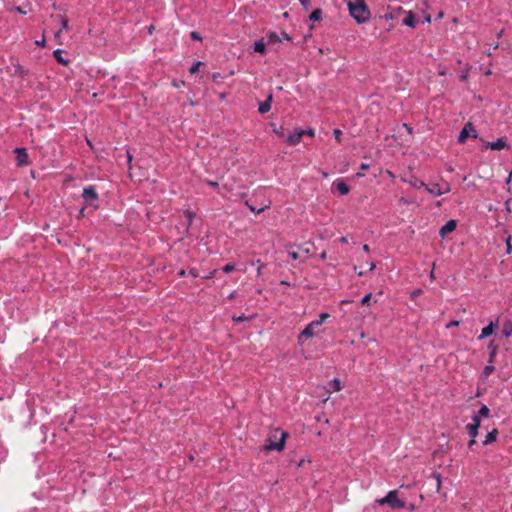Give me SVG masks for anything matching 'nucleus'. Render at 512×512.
Segmentation results:
<instances>
[{"instance_id": "obj_58", "label": "nucleus", "mask_w": 512, "mask_h": 512, "mask_svg": "<svg viewBox=\"0 0 512 512\" xmlns=\"http://www.w3.org/2000/svg\"><path fill=\"white\" fill-rule=\"evenodd\" d=\"M220 77V73H213L212 74V79L215 81L217 80L218 78Z\"/></svg>"}, {"instance_id": "obj_5", "label": "nucleus", "mask_w": 512, "mask_h": 512, "mask_svg": "<svg viewBox=\"0 0 512 512\" xmlns=\"http://www.w3.org/2000/svg\"><path fill=\"white\" fill-rule=\"evenodd\" d=\"M426 191L433 196H441L451 191V186L448 182L435 183L426 186Z\"/></svg>"}, {"instance_id": "obj_36", "label": "nucleus", "mask_w": 512, "mask_h": 512, "mask_svg": "<svg viewBox=\"0 0 512 512\" xmlns=\"http://www.w3.org/2000/svg\"><path fill=\"white\" fill-rule=\"evenodd\" d=\"M333 135L335 137V139L340 142L341 141V135H342V131L340 129H334L333 130Z\"/></svg>"}, {"instance_id": "obj_64", "label": "nucleus", "mask_w": 512, "mask_h": 512, "mask_svg": "<svg viewBox=\"0 0 512 512\" xmlns=\"http://www.w3.org/2000/svg\"><path fill=\"white\" fill-rule=\"evenodd\" d=\"M187 216H188V218L191 220V219H192V217L194 216V214H193L192 212H187Z\"/></svg>"}, {"instance_id": "obj_48", "label": "nucleus", "mask_w": 512, "mask_h": 512, "mask_svg": "<svg viewBox=\"0 0 512 512\" xmlns=\"http://www.w3.org/2000/svg\"><path fill=\"white\" fill-rule=\"evenodd\" d=\"M178 275L181 276V277H184L186 275H188V271L184 270V269H181L179 272H178Z\"/></svg>"}, {"instance_id": "obj_50", "label": "nucleus", "mask_w": 512, "mask_h": 512, "mask_svg": "<svg viewBox=\"0 0 512 512\" xmlns=\"http://www.w3.org/2000/svg\"><path fill=\"white\" fill-rule=\"evenodd\" d=\"M36 45L42 46V47L45 46V39L43 38L42 40H37Z\"/></svg>"}, {"instance_id": "obj_43", "label": "nucleus", "mask_w": 512, "mask_h": 512, "mask_svg": "<svg viewBox=\"0 0 512 512\" xmlns=\"http://www.w3.org/2000/svg\"><path fill=\"white\" fill-rule=\"evenodd\" d=\"M256 264H258L257 275L259 276L262 273V269L264 267V264L260 260H257Z\"/></svg>"}, {"instance_id": "obj_60", "label": "nucleus", "mask_w": 512, "mask_h": 512, "mask_svg": "<svg viewBox=\"0 0 512 512\" xmlns=\"http://www.w3.org/2000/svg\"><path fill=\"white\" fill-rule=\"evenodd\" d=\"M340 242L343 244H346L348 241H347V238L343 236L340 238Z\"/></svg>"}, {"instance_id": "obj_21", "label": "nucleus", "mask_w": 512, "mask_h": 512, "mask_svg": "<svg viewBox=\"0 0 512 512\" xmlns=\"http://www.w3.org/2000/svg\"><path fill=\"white\" fill-rule=\"evenodd\" d=\"M478 429L479 428L475 427L474 425H471V424L466 425L467 433L469 434V436L471 438H476L478 436Z\"/></svg>"}, {"instance_id": "obj_54", "label": "nucleus", "mask_w": 512, "mask_h": 512, "mask_svg": "<svg viewBox=\"0 0 512 512\" xmlns=\"http://www.w3.org/2000/svg\"><path fill=\"white\" fill-rule=\"evenodd\" d=\"M375 267H376L375 263H374L373 261H371V262L369 263V271L374 270V269H375Z\"/></svg>"}, {"instance_id": "obj_62", "label": "nucleus", "mask_w": 512, "mask_h": 512, "mask_svg": "<svg viewBox=\"0 0 512 512\" xmlns=\"http://www.w3.org/2000/svg\"><path fill=\"white\" fill-rule=\"evenodd\" d=\"M127 159L129 163L132 161V155L129 152H127Z\"/></svg>"}, {"instance_id": "obj_59", "label": "nucleus", "mask_w": 512, "mask_h": 512, "mask_svg": "<svg viewBox=\"0 0 512 512\" xmlns=\"http://www.w3.org/2000/svg\"><path fill=\"white\" fill-rule=\"evenodd\" d=\"M216 273V270L212 271L210 274H207V276L205 277V279H210L214 276V274Z\"/></svg>"}, {"instance_id": "obj_23", "label": "nucleus", "mask_w": 512, "mask_h": 512, "mask_svg": "<svg viewBox=\"0 0 512 512\" xmlns=\"http://www.w3.org/2000/svg\"><path fill=\"white\" fill-rule=\"evenodd\" d=\"M409 183H410V185H412L413 187H415L417 189H420L422 187L426 188V186H427L422 180H419V179L411 180V181H409Z\"/></svg>"}, {"instance_id": "obj_32", "label": "nucleus", "mask_w": 512, "mask_h": 512, "mask_svg": "<svg viewBox=\"0 0 512 512\" xmlns=\"http://www.w3.org/2000/svg\"><path fill=\"white\" fill-rule=\"evenodd\" d=\"M330 317V314L327 312H322L319 315V319H316L315 321H321V325L324 323L325 320H327Z\"/></svg>"}, {"instance_id": "obj_14", "label": "nucleus", "mask_w": 512, "mask_h": 512, "mask_svg": "<svg viewBox=\"0 0 512 512\" xmlns=\"http://www.w3.org/2000/svg\"><path fill=\"white\" fill-rule=\"evenodd\" d=\"M272 102V94H269L264 102L259 103L258 111L260 114H265L270 111Z\"/></svg>"}, {"instance_id": "obj_30", "label": "nucleus", "mask_w": 512, "mask_h": 512, "mask_svg": "<svg viewBox=\"0 0 512 512\" xmlns=\"http://www.w3.org/2000/svg\"><path fill=\"white\" fill-rule=\"evenodd\" d=\"M489 348H491V351L489 353V362L492 363L493 362V358L495 357L496 353H497V349L495 346L492 347V344L489 345Z\"/></svg>"}, {"instance_id": "obj_4", "label": "nucleus", "mask_w": 512, "mask_h": 512, "mask_svg": "<svg viewBox=\"0 0 512 512\" xmlns=\"http://www.w3.org/2000/svg\"><path fill=\"white\" fill-rule=\"evenodd\" d=\"M321 326V321H311L308 325L305 326V328L301 331V333L298 335V343L300 345H303L305 341L309 338H313L317 335L318 329Z\"/></svg>"}, {"instance_id": "obj_63", "label": "nucleus", "mask_w": 512, "mask_h": 512, "mask_svg": "<svg viewBox=\"0 0 512 512\" xmlns=\"http://www.w3.org/2000/svg\"><path fill=\"white\" fill-rule=\"evenodd\" d=\"M408 509H409L410 511H413V510L415 509V505H414V504H410V505L408 506Z\"/></svg>"}, {"instance_id": "obj_12", "label": "nucleus", "mask_w": 512, "mask_h": 512, "mask_svg": "<svg viewBox=\"0 0 512 512\" xmlns=\"http://www.w3.org/2000/svg\"><path fill=\"white\" fill-rule=\"evenodd\" d=\"M485 147L491 150H502L507 147V143L503 138H499L496 141L486 142Z\"/></svg>"}, {"instance_id": "obj_46", "label": "nucleus", "mask_w": 512, "mask_h": 512, "mask_svg": "<svg viewBox=\"0 0 512 512\" xmlns=\"http://www.w3.org/2000/svg\"><path fill=\"white\" fill-rule=\"evenodd\" d=\"M13 10H15V11H17V12H19L20 14H23V15L27 14V12H26L25 10H23V8H22V7H20V6H16V7H14V8H13Z\"/></svg>"}, {"instance_id": "obj_33", "label": "nucleus", "mask_w": 512, "mask_h": 512, "mask_svg": "<svg viewBox=\"0 0 512 512\" xmlns=\"http://www.w3.org/2000/svg\"><path fill=\"white\" fill-rule=\"evenodd\" d=\"M433 477L436 480V489L439 491L441 487V475L439 473H434Z\"/></svg>"}, {"instance_id": "obj_47", "label": "nucleus", "mask_w": 512, "mask_h": 512, "mask_svg": "<svg viewBox=\"0 0 512 512\" xmlns=\"http://www.w3.org/2000/svg\"><path fill=\"white\" fill-rule=\"evenodd\" d=\"M476 444V438H471L468 442V448L472 449V447Z\"/></svg>"}, {"instance_id": "obj_56", "label": "nucleus", "mask_w": 512, "mask_h": 512, "mask_svg": "<svg viewBox=\"0 0 512 512\" xmlns=\"http://www.w3.org/2000/svg\"><path fill=\"white\" fill-rule=\"evenodd\" d=\"M363 251L368 253L370 251V248L367 244H364L363 247H362Z\"/></svg>"}, {"instance_id": "obj_45", "label": "nucleus", "mask_w": 512, "mask_h": 512, "mask_svg": "<svg viewBox=\"0 0 512 512\" xmlns=\"http://www.w3.org/2000/svg\"><path fill=\"white\" fill-rule=\"evenodd\" d=\"M421 292H422V291H421L420 289H417V290L413 291V292L411 293V298H412V299H415L416 297H418V296L421 294Z\"/></svg>"}, {"instance_id": "obj_10", "label": "nucleus", "mask_w": 512, "mask_h": 512, "mask_svg": "<svg viewBox=\"0 0 512 512\" xmlns=\"http://www.w3.org/2000/svg\"><path fill=\"white\" fill-rule=\"evenodd\" d=\"M302 136H304V132L302 131V129H298L295 130L293 133L289 134L286 138V141L289 145L295 146L300 143Z\"/></svg>"}, {"instance_id": "obj_42", "label": "nucleus", "mask_w": 512, "mask_h": 512, "mask_svg": "<svg viewBox=\"0 0 512 512\" xmlns=\"http://www.w3.org/2000/svg\"><path fill=\"white\" fill-rule=\"evenodd\" d=\"M191 38L193 40H201L202 39L201 35L196 31L191 32Z\"/></svg>"}, {"instance_id": "obj_31", "label": "nucleus", "mask_w": 512, "mask_h": 512, "mask_svg": "<svg viewBox=\"0 0 512 512\" xmlns=\"http://www.w3.org/2000/svg\"><path fill=\"white\" fill-rule=\"evenodd\" d=\"M272 130L275 134H277L278 136L282 137L283 136V127L280 126V127H277L275 124H272Z\"/></svg>"}, {"instance_id": "obj_25", "label": "nucleus", "mask_w": 512, "mask_h": 512, "mask_svg": "<svg viewBox=\"0 0 512 512\" xmlns=\"http://www.w3.org/2000/svg\"><path fill=\"white\" fill-rule=\"evenodd\" d=\"M53 54H54V57L57 59V61H58V62L63 63V64H66V63H67V61H66L64 58H62V56H61V54H62V50H60V49H56V50L53 52Z\"/></svg>"}, {"instance_id": "obj_55", "label": "nucleus", "mask_w": 512, "mask_h": 512, "mask_svg": "<svg viewBox=\"0 0 512 512\" xmlns=\"http://www.w3.org/2000/svg\"><path fill=\"white\" fill-rule=\"evenodd\" d=\"M360 168H361V170H367V169H369V164L362 163Z\"/></svg>"}, {"instance_id": "obj_38", "label": "nucleus", "mask_w": 512, "mask_h": 512, "mask_svg": "<svg viewBox=\"0 0 512 512\" xmlns=\"http://www.w3.org/2000/svg\"><path fill=\"white\" fill-rule=\"evenodd\" d=\"M460 324V321L458 320H451L450 322H448L446 324V328L449 329V328H452V327H456Z\"/></svg>"}, {"instance_id": "obj_6", "label": "nucleus", "mask_w": 512, "mask_h": 512, "mask_svg": "<svg viewBox=\"0 0 512 512\" xmlns=\"http://www.w3.org/2000/svg\"><path fill=\"white\" fill-rule=\"evenodd\" d=\"M476 129L471 122H467L458 136V142L464 143L468 137L477 138Z\"/></svg>"}, {"instance_id": "obj_28", "label": "nucleus", "mask_w": 512, "mask_h": 512, "mask_svg": "<svg viewBox=\"0 0 512 512\" xmlns=\"http://www.w3.org/2000/svg\"><path fill=\"white\" fill-rule=\"evenodd\" d=\"M235 269V265L232 263H228L222 267V271L224 273H230Z\"/></svg>"}, {"instance_id": "obj_39", "label": "nucleus", "mask_w": 512, "mask_h": 512, "mask_svg": "<svg viewBox=\"0 0 512 512\" xmlns=\"http://www.w3.org/2000/svg\"><path fill=\"white\" fill-rule=\"evenodd\" d=\"M302 131L304 132V135H307L309 137H314L315 135V131L312 128L302 129Z\"/></svg>"}, {"instance_id": "obj_9", "label": "nucleus", "mask_w": 512, "mask_h": 512, "mask_svg": "<svg viewBox=\"0 0 512 512\" xmlns=\"http://www.w3.org/2000/svg\"><path fill=\"white\" fill-rule=\"evenodd\" d=\"M16 161L19 166H25L29 164V157L25 148H16Z\"/></svg>"}, {"instance_id": "obj_27", "label": "nucleus", "mask_w": 512, "mask_h": 512, "mask_svg": "<svg viewBox=\"0 0 512 512\" xmlns=\"http://www.w3.org/2000/svg\"><path fill=\"white\" fill-rule=\"evenodd\" d=\"M203 64L202 61L195 62L189 69L191 74L196 73L199 70V67Z\"/></svg>"}, {"instance_id": "obj_24", "label": "nucleus", "mask_w": 512, "mask_h": 512, "mask_svg": "<svg viewBox=\"0 0 512 512\" xmlns=\"http://www.w3.org/2000/svg\"><path fill=\"white\" fill-rule=\"evenodd\" d=\"M494 366L492 365H487L484 367L483 371H482V375L484 378H487L489 375H491L493 372H494Z\"/></svg>"}, {"instance_id": "obj_15", "label": "nucleus", "mask_w": 512, "mask_h": 512, "mask_svg": "<svg viewBox=\"0 0 512 512\" xmlns=\"http://www.w3.org/2000/svg\"><path fill=\"white\" fill-rule=\"evenodd\" d=\"M403 25L411 28L416 26L415 16L412 11L407 12L406 17L403 19Z\"/></svg>"}, {"instance_id": "obj_29", "label": "nucleus", "mask_w": 512, "mask_h": 512, "mask_svg": "<svg viewBox=\"0 0 512 512\" xmlns=\"http://www.w3.org/2000/svg\"><path fill=\"white\" fill-rule=\"evenodd\" d=\"M471 425H474L475 427L479 428L481 425V418L478 417L476 414L472 417Z\"/></svg>"}, {"instance_id": "obj_7", "label": "nucleus", "mask_w": 512, "mask_h": 512, "mask_svg": "<svg viewBox=\"0 0 512 512\" xmlns=\"http://www.w3.org/2000/svg\"><path fill=\"white\" fill-rule=\"evenodd\" d=\"M82 197L86 203H92L98 199V194L94 186H87L83 189Z\"/></svg>"}, {"instance_id": "obj_13", "label": "nucleus", "mask_w": 512, "mask_h": 512, "mask_svg": "<svg viewBox=\"0 0 512 512\" xmlns=\"http://www.w3.org/2000/svg\"><path fill=\"white\" fill-rule=\"evenodd\" d=\"M333 185L336 187V189L342 195H347L350 191L349 186L345 183V181L342 178L336 179L334 181Z\"/></svg>"}, {"instance_id": "obj_51", "label": "nucleus", "mask_w": 512, "mask_h": 512, "mask_svg": "<svg viewBox=\"0 0 512 512\" xmlns=\"http://www.w3.org/2000/svg\"><path fill=\"white\" fill-rule=\"evenodd\" d=\"M400 201L403 202L404 204H411L413 202L412 200L406 199L404 197H402Z\"/></svg>"}, {"instance_id": "obj_26", "label": "nucleus", "mask_w": 512, "mask_h": 512, "mask_svg": "<svg viewBox=\"0 0 512 512\" xmlns=\"http://www.w3.org/2000/svg\"><path fill=\"white\" fill-rule=\"evenodd\" d=\"M250 209V211H252L253 213H256V214H259L261 212H263L266 208H268V205L264 206V207H260V208H257L255 206H252V205H249L248 203H246Z\"/></svg>"}, {"instance_id": "obj_20", "label": "nucleus", "mask_w": 512, "mask_h": 512, "mask_svg": "<svg viewBox=\"0 0 512 512\" xmlns=\"http://www.w3.org/2000/svg\"><path fill=\"white\" fill-rule=\"evenodd\" d=\"M328 385L335 392L340 391L342 389L341 381L338 378H334L333 380H331Z\"/></svg>"}, {"instance_id": "obj_22", "label": "nucleus", "mask_w": 512, "mask_h": 512, "mask_svg": "<svg viewBox=\"0 0 512 512\" xmlns=\"http://www.w3.org/2000/svg\"><path fill=\"white\" fill-rule=\"evenodd\" d=\"M321 18H322V11L319 8L313 10L309 16V19L311 21H319Z\"/></svg>"}, {"instance_id": "obj_41", "label": "nucleus", "mask_w": 512, "mask_h": 512, "mask_svg": "<svg viewBox=\"0 0 512 512\" xmlns=\"http://www.w3.org/2000/svg\"><path fill=\"white\" fill-rule=\"evenodd\" d=\"M69 28L68 20L66 18L61 19V29L67 30Z\"/></svg>"}, {"instance_id": "obj_11", "label": "nucleus", "mask_w": 512, "mask_h": 512, "mask_svg": "<svg viewBox=\"0 0 512 512\" xmlns=\"http://www.w3.org/2000/svg\"><path fill=\"white\" fill-rule=\"evenodd\" d=\"M498 326V321L496 322H493L491 321L487 326H485L482 331H481V334L480 336L478 337V339L482 340L486 337H489L490 335H492L494 333V330L495 328Z\"/></svg>"}, {"instance_id": "obj_49", "label": "nucleus", "mask_w": 512, "mask_h": 512, "mask_svg": "<svg viewBox=\"0 0 512 512\" xmlns=\"http://www.w3.org/2000/svg\"><path fill=\"white\" fill-rule=\"evenodd\" d=\"M207 184H208L209 186H211V187H217V186H218V183H217V182H215V181H211V180H208V181H207Z\"/></svg>"}, {"instance_id": "obj_2", "label": "nucleus", "mask_w": 512, "mask_h": 512, "mask_svg": "<svg viewBox=\"0 0 512 512\" xmlns=\"http://www.w3.org/2000/svg\"><path fill=\"white\" fill-rule=\"evenodd\" d=\"M288 434L279 428H274L269 432L266 444L264 445L265 451H282L285 448V441Z\"/></svg>"}, {"instance_id": "obj_17", "label": "nucleus", "mask_w": 512, "mask_h": 512, "mask_svg": "<svg viewBox=\"0 0 512 512\" xmlns=\"http://www.w3.org/2000/svg\"><path fill=\"white\" fill-rule=\"evenodd\" d=\"M502 335L505 338H509L512 335V321L508 320L504 322L502 327Z\"/></svg>"}, {"instance_id": "obj_16", "label": "nucleus", "mask_w": 512, "mask_h": 512, "mask_svg": "<svg viewBox=\"0 0 512 512\" xmlns=\"http://www.w3.org/2000/svg\"><path fill=\"white\" fill-rule=\"evenodd\" d=\"M497 435H498L497 429H493L492 431L488 432L485 439L483 440V445L486 446V445H489V444L495 442L497 439Z\"/></svg>"}, {"instance_id": "obj_52", "label": "nucleus", "mask_w": 512, "mask_h": 512, "mask_svg": "<svg viewBox=\"0 0 512 512\" xmlns=\"http://www.w3.org/2000/svg\"><path fill=\"white\" fill-rule=\"evenodd\" d=\"M383 17L386 20H392L393 19V15L391 13H386Z\"/></svg>"}, {"instance_id": "obj_44", "label": "nucleus", "mask_w": 512, "mask_h": 512, "mask_svg": "<svg viewBox=\"0 0 512 512\" xmlns=\"http://www.w3.org/2000/svg\"><path fill=\"white\" fill-rule=\"evenodd\" d=\"M233 320L236 321V322H242V321L248 320V317H246L244 315H241V316H238V317H233Z\"/></svg>"}, {"instance_id": "obj_34", "label": "nucleus", "mask_w": 512, "mask_h": 512, "mask_svg": "<svg viewBox=\"0 0 512 512\" xmlns=\"http://www.w3.org/2000/svg\"><path fill=\"white\" fill-rule=\"evenodd\" d=\"M371 298H372V294H371V293L366 294V295L361 299V304H362V305H368V304L370 303Z\"/></svg>"}, {"instance_id": "obj_1", "label": "nucleus", "mask_w": 512, "mask_h": 512, "mask_svg": "<svg viewBox=\"0 0 512 512\" xmlns=\"http://www.w3.org/2000/svg\"><path fill=\"white\" fill-rule=\"evenodd\" d=\"M347 7L350 16L358 23H366L371 17L370 10L365 0L348 1Z\"/></svg>"}, {"instance_id": "obj_61", "label": "nucleus", "mask_w": 512, "mask_h": 512, "mask_svg": "<svg viewBox=\"0 0 512 512\" xmlns=\"http://www.w3.org/2000/svg\"><path fill=\"white\" fill-rule=\"evenodd\" d=\"M326 257H327V253L325 251L320 254V258L323 260L326 259Z\"/></svg>"}, {"instance_id": "obj_35", "label": "nucleus", "mask_w": 512, "mask_h": 512, "mask_svg": "<svg viewBox=\"0 0 512 512\" xmlns=\"http://www.w3.org/2000/svg\"><path fill=\"white\" fill-rule=\"evenodd\" d=\"M310 1L311 0H299L300 4L306 11H308L310 9Z\"/></svg>"}, {"instance_id": "obj_19", "label": "nucleus", "mask_w": 512, "mask_h": 512, "mask_svg": "<svg viewBox=\"0 0 512 512\" xmlns=\"http://www.w3.org/2000/svg\"><path fill=\"white\" fill-rule=\"evenodd\" d=\"M254 51L260 54H264L266 52L265 43L262 40L256 41L254 43Z\"/></svg>"}, {"instance_id": "obj_3", "label": "nucleus", "mask_w": 512, "mask_h": 512, "mask_svg": "<svg viewBox=\"0 0 512 512\" xmlns=\"http://www.w3.org/2000/svg\"><path fill=\"white\" fill-rule=\"evenodd\" d=\"M379 505H389L393 509H402L406 507L404 501L398 499L397 490H391L387 493V495L383 498H379L376 500Z\"/></svg>"}, {"instance_id": "obj_37", "label": "nucleus", "mask_w": 512, "mask_h": 512, "mask_svg": "<svg viewBox=\"0 0 512 512\" xmlns=\"http://www.w3.org/2000/svg\"><path fill=\"white\" fill-rule=\"evenodd\" d=\"M511 237L509 236L506 240V253L511 254L512 253V245L510 243Z\"/></svg>"}, {"instance_id": "obj_40", "label": "nucleus", "mask_w": 512, "mask_h": 512, "mask_svg": "<svg viewBox=\"0 0 512 512\" xmlns=\"http://www.w3.org/2000/svg\"><path fill=\"white\" fill-rule=\"evenodd\" d=\"M188 275H190V276H192V277L196 278V277H198V276H199V272H198V270H197L196 268H191V269H189V271H188Z\"/></svg>"}, {"instance_id": "obj_8", "label": "nucleus", "mask_w": 512, "mask_h": 512, "mask_svg": "<svg viewBox=\"0 0 512 512\" xmlns=\"http://www.w3.org/2000/svg\"><path fill=\"white\" fill-rule=\"evenodd\" d=\"M457 227V221L454 220V219H450L449 221H447L439 230V235L442 239L445 238V236L448 234V233H451L453 232Z\"/></svg>"}, {"instance_id": "obj_53", "label": "nucleus", "mask_w": 512, "mask_h": 512, "mask_svg": "<svg viewBox=\"0 0 512 512\" xmlns=\"http://www.w3.org/2000/svg\"><path fill=\"white\" fill-rule=\"evenodd\" d=\"M289 255L293 259H297L298 258V253L297 252H289Z\"/></svg>"}, {"instance_id": "obj_18", "label": "nucleus", "mask_w": 512, "mask_h": 512, "mask_svg": "<svg viewBox=\"0 0 512 512\" xmlns=\"http://www.w3.org/2000/svg\"><path fill=\"white\" fill-rule=\"evenodd\" d=\"M476 415L480 418H489L491 415L490 409L486 405H482Z\"/></svg>"}, {"instance_id": "obj_57", "label": "nucleus", "mask_w": 512, "mask_h": 512, "mask_svg": "<svg viewBox=\"0 0 512 512\" xmlns=\"http://www.w3.org/2000/svg\"><path fill=\"white\" fill-rule=\"evenodd\" d=\"M404 127H405V130L408 131V133H410V134L412 133V128L408 124L405 123Z\"/></svg>"}]
</instances>
